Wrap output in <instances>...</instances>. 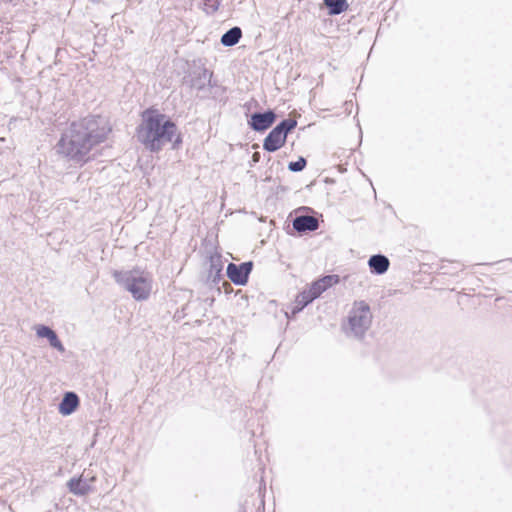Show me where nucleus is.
<instances>
[{"label": "nucleus", "mask_w": 512, "mask_h": 512, "mask_svg": "<svg viewBox=\"0 0 512 512\" xmlns=\"http://www.w3.org/2000/svg\"><path fill=\"white\" fill-rule=\"evenodd\" d=\"M307 165V160L300 156L296 161H291L288 164V169L291 172H301L305 169Z\"/></svg>", "instance_id": "a211bd4d"}, {"label": "nucleus", "mask_w": 512, "mask_h": 512, "mask_svg": "<svg viewBox=\"0 0 512 512\" xmlns=\"http://www.w3.org/2000/svg\"><path fill=\"white\" fill-rule=\"evenodd\" d=\"M223 262L220 255H212L209 258V269L207 271L206 283L210 286L218 284L222 279Z\"/></svg>", "instance_id": "1a4fd4ad"}, {"label": "nucleus", "mask_w": 512, "mask_h": 512, "mask_svg": "<svg viewBox=\"0 0 512 512\" xmlns=\"http://www.w3.org/2000/svg\"><path fill=\"white\" fill-rule=\"evenodd\" d=\"M329 15H339L347 10V0H324Z\"/></svg>", "instance_id": "dca6fc26"}, {"label": "nucleus", "mask_w": 512, "mask_h": 512, "mask_svg": "<svg viewBox=\"0 0 512 512\" xmlns=\"http://www.w3.org/2000/svg\"><path fill=\"white\" fill-rule=\"evenodd\" d=\"M47 340L50 346L53 347L54 349L58 350L59 352L65 351V348L55 331Z\"/></svg>", "instance_id": "412c9836"}, {"label": "nucleus", "mask_w": 512, "mask_h": 512, "mask_svg": "<svg viewBox=\"0 0 512 512\" xmlns=\"http://www.w3.org/2000/svg\"><path fill=\"white\" fill-rule=\"evenodd\" d=\"M308 290L311 292L313 296H315V298H318L323 292L326 291L324 287L321 285L319 279L314 281L308 288Z\"/></svg>", "instance_id": "4be33fe9"}, {"label": "nucleus", "mask_w": 512, "mask_h": 512, "mask_svg": "<svg viewBox=\"0 0 512 512\" xmlns=\"http://www.w3.org/2000/svg\"><path fill=\"white\" fill-rule=\"evenodd\" d=\"M252 158H253L254 162H257L259 160V154L258 153H254Z\"/></svg>", "instance_id": "5701e85b"}, {"label": "nucleus", "mask_w": 512, "mask_h": 512, "mask_svg": "<svg viewBox=\"0 0 512 512\" xmlns=\"http://www.w3.org/2000/svg\"><path fill=\"white\" fill-rule=\"evenodd\" d=\"M292 225L298 233H307L316 231L319 227V222L314 216L300 215L294 218Z\"/></svg>", "instance_id": "9d476101"}, {"label": "nucleus", "mask_w": 512, "mask_h": 512, "mask_svg": "<svg viewBox=\"0 0 512 512\" xmlns=\"http://www.w3.org/2000/svg\"><path fill=\"white\" fill-rule=\"evenodd\" d=\"M112 276L115 282L130 292L136 301H144L149 298L153 282L149 272L140 268L114 270Z\"/></svg>", "instance_id": "7ed1b4c3"}, {"label": "nucleus", "mask_w": 512, "mask_h": 512, "mask_svg": "<svg viewBox=\"0 0 512 512\" xmlns=\"http://www.w3.org/2000/svg\"><path fill=\"white\" fill-rule=\"evenodd\" d=\"M371 322L370 306L365 301L355 302L348 316V325L354 336L363 337Z\"/></svg>", "instance_id": "20e7f679"}, {"label": "nucleus", "mask_w": 512, "mask_h": 512, "mask_svg": "<svg viewBox=\"0 0 512 512\" xmlns=\"http://www.w3.org/2000/svg\"><path fill=\"white\" fill-rule=\"evenodd\" d=\"M35 330L38 337L46 339H48L54 333L52 328L43 324L37 325Z\"/></svg>", "instance_id": "aec40b11"}, {"label": "nucleus", "mask_w": 512, "mask_h": 512, "mask_svg": "<svg viewBox=\"0 0 512 512\" xmlns=\"http://www.w3.org/2000/svg\"><path fill=\"white\" fill-rule=\"evenodd\" d=\"M319 281L321 282V285L324 287V289L327 290L333 285L338 284L340 281V277L339 275L331 274L323 276L322 278L319 279Z\"/></svg>", "instance_id": "f3484780"}, {"label": "nucleus", "mask_w": 512, "mask_h": 512, "mask_svg": "<svg viewBox=\"0 0 512 512\" xmlns=\"http://www.w3.org/2000/svg\"><path fill=\"white\" fill-rule=\"evenodd\" d=\"M141 117V123L136 128V137L149 151L158 152L169 142H173V148H178L182 143L180 134L173 140L177 125L165 114L148 108L142 112Z\"/></svg>", "instance_id": "f03ea898"}, {"label": "nucleus", "mask_w": 512, "mask_h": 512, "mask_svg": "<svg viewBox=\"0 0 512 512\" xmlns=\"http://www.w3.org/2000/svg\"><path fill=\"white\" fill-rule=\"evenodd\" d=\"M204 11L207 14H214L221 4V0H203Z\"/></svg>", "instance_id": "6ab92c4d"}, {"label": "nucleus", "mask_w": 512, "mask_h": 512, "mask_svg": "<svg viewBox=\"0 0 512 512\" xmlns=\"http://www.w3.org/2000/svg\"><path fill=\"white\" fill-rule=\"evenodd\" d=\"M277 115L272 109L264 112H254L248 120L249 127L255 132H264L276 121Z\"/></svg>", "instance_id": "0eeeda50"}, {"label": "nucleus", "mask_w": 512, "mask_h": 512, "mask_svg": "<svg viewBox=\"0 0 512 512\" xmlns=\"http://www.w3.org/2000/svg\"><path fill=\"white\" fill-rule=\"evenodd\" d=\"M297 126V121L292 118L283 119L265 137L263 149L267 152L279 150L285 143L287 135Z\"/></svg>", "instance_id": "39448f33"}, {"label": "nucleus", "mask_w": 512, "mask_h": 512, "mask_svg": "<svg viewBox=\"0 0 512 512\" xmlns=\"http://www.w3.org/2000/svg\"><path fill=\"white\" fill-rule=\"evenodd\" d=\"M315 296L311 294V292L307 290H303L302 292L298 293L296 296L294 305L291 308L292 315H296L297 313L301 312L306 306H308L310 303H312L315 300Z\"/></svg>", "instance_id": "4468645a"}, {"label": "nucleus", "mask_w": 512, "mask_h": 512, "mask_svg": "<svg viewBox=\"0 0 512 512\" xmlns=\"http://www.w3.org/2000/svg\"><path fill=\"white\" fill-rule=\"evenodd\" d=\"M67 487L69 491L76 496H85L93 490L88 480L82 477L71 478L67 483Z\"/></svg>", "instance_id": "f8f14e48"}, {"label": "nucleus", "mask_w": 512, "mask_h": 512, "mask_svg": "<svg viewBox=\"0 0 512 512\" xmlns=\"http://www.w3.org/2000/svg\"><path fill=\"white\" fill-rule=\"evenodd\" d=\"M252 269V261H246L240 264L231 262L227 265L226 274L235 285L244 286L249 280V275L252 272Z\"/></svg>", "instance_id": "423d86ee"}, {"label": "nucleus", "mask_w": 512, "mask_h": 512, "mask_svg": "<svg viewBox=\"0 0 512 512\" xmlns=\"http://www.w3.org/2000/svg\"><path fill=\"white\" fill-rule=\"evenodd\" d=\"M111 129L101 116L90 115L72 122L57 143L59 154L75 163H85L90 151L104 142Z\"/></svg>", "instance_id": "f257e3e1"}, {"label": "nucleus", "mask_w": 512, "mask_h": 512, "mask_svg": "<svg viewBox=\"0 0 512 512\" xmlns=\"http://www.w3.org/2000/svg\"><path fill=\"white\" fill-rule=\"evenodd\" d=\"M212 73L209 72L206 68H200L198 70H194L189 75L183 78V83L188 85L192 89H196L197 91H202L205 89L207 85L214 86L211 81Z\"/></svg>", "instance_id": "6e6552de"}, {"label": "nucleus", "mask_w": 512, "mask_h": 512, "mask_svg": "<svg viewBox=\"0 0 512 512\" xmlns=\"http://www.w3.org/2000/svg\"><path fill=\"white\" fill-rule=\"evenodd\" d=\"M242 37V30L238 26H234L227 30L220 39V42L225 47L235 46Z\"/></svg>", "instance_id": "2eb2a0df"}, {"label": "nucleus", "mask_w": 512, "mask_h": 512, "mask_svg": "<svg viewBox=\"0 0 512 512\" xmlns=\"http://www.w3.org/2000/svg\"><path fill=\"white\" fill-rule=\"evenodd\" d=\"M93 481H95V477H92V478L90 479V482H93Z\"/></svg>", "instance_id": "b1692460"}, {"label": "nucleus", "mask_w": 512, "mask_h": 512, "mask_svg": "<svg viewBox=\"0 0 512 512\" xmlns=\"http://www.w3.org/2000/svg\"><path fill=\"white\" fill-rule=\"evenodd\" d=\"M79 397L75 392H66L59 403V412L63 416L71 415L79 406Z\"/></svg>", "instance_id": "9b49d317"}, {"label": "nucleus", "mask_w": 512, "mask_h": 512, "mask_svg": "<svg viewBox=\"0 0 512 512\" xmlns=\"http://www.w3.org/2000/svg\"><path fill=\"white\" fill-rule=\"evenodd\" d=\"M368 265L372 274L382 275L389 269L390 261L385 255L375 254L369 258Z\"/></svg>", "instance_id": "ddd939ff"}]
</instances>
